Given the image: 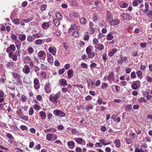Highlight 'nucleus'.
I'll return each instance as SVG.
<instances>
[{"instance_id": "423d86ee", "label": "nucleus", "mask_w": 152, "mask_h": 152, "mask_svg": "<svg viewBox=\"0 0 152 152\" xmlns=\"http://www.w3.org/2000/svg\"><path fill=\"white\" fill-rule=\"evenodd\" d=\"M12 73L13 76L15 79L18 81V82H17L19 84L21 83V82H20L19 80V79L20 78V75L16 73L12 72Z\"/></svg>"}, {"instance_id": "a19ab883", "label": "nucleus", "mask_w": 152, "mask_h": 152, "mask_svg": "<svg viewBox=\"0 0 152 152\" xmlns=\"http://www.w3.org/2000/svg\"><path fill=\"white\" fill-rule=\"evenodd\" d=\"M31 60V58L30 57L28 56H27L26 57L24 60V63H27L29 62V61Z\"/></svg>"}, {"instance_id": "e2e57ef3", "label": "nucleus", "mask_w": 152, "mask_h": 152, "mask_svg": "<svg viewBox=\"0 0 152 152\" xmlns=\"http://www.w3.org/2000/svg\"><path fill=\"white\" fill-rule=\"evenodd\" d=\"M131 76L132 78H135L136 77L135 72H132L131 74Z\"/></svg>"}, {"instance_id": "58836bf2", "label": "nucleus", "mask_w": 152, "mask_h": 152, "mask_svg": "<svg viewBox=\"0 0 152 152\" xmlns=\"http://www.w3.org/2000/svg\"><path fill=\"white\" fill-rule=\"evenodd\" d=\"M56 17L58 19L61 20L62 18V16L61 14L59 12L57 13L56 14Z\"/></svg>"}, {"instance_id": "7c9ffc66", "label": "nucleus", "mask_w": 152, "mask_h": 152, "mask_svg": "<svg viewBox=\"0 0 152 152\" xmlns=\"http://www.w3.org/2000/svg\"><path fill=\"white\" fill-rule=\"evenodd\" d=\"M87 83H88V86H89L92 87L94 86V82L90 79H89L87 80Z\"/></svg>"}, {"instance_id": "09e8293b", "label": "nucleus", "mask_w": 152, "mask_h": 152, "mask_svg": "<svg viewBox=\"0 0 152 152\" xmlns=\"http://www.w3.org/2000/svg\"><path fill=\"white\" fill-rule=\"evenodd\" d=\"M28 50L29 54H31L33 53V49L31 47H29L28 48Z\"/></svg>"}, {"instance_id": "473e14b6", "label": "nucleus", "mask_w": 152, "mask_h": 152, "mask_svg": "<svg viewBox=\"0 0 152 152\" xmlns=\"http://www.w3.org/2000/svg\"><path fill=\"white\" fill-rule=\"evenodd\" d=\"M132 106V105L130 104L126 105L125 107V109L126 110H131Z\"/></svg>"}, {"instance_id": "8fccbe9b", "label": "nucleus", "mask_w": 152, "mask_h": 152, "mask_svg": "<svg viewBox=\"0 0 152 152\" xmlns=\"http://www.w3.org/2000/svg\"><path fill=\"white\" fill-rule=\"evenodd\" d=\"M28 112L29 114L30 115H31L33 114L34 113V110L32 107H30V108Z\"/></svg>"}, {"instance_id": "bb28decb", "label": "nucleus", "mask_w": 152, "mask_h": 152, "mask_svg": "<svg viewBox=\"0 0 152 152\" xmlns=\"http://www.w3.org/2000/svg\"><path fill=\"white\" fill-rule=\"evenodd\" d=\"M137 75L138 77L141 79L142 77V72L140 70H137L136 72Z\"/></svg>"}, {"instance_id": "603ef678", "label": "nucleus", "mask_w": 152, "mask_h": 152, "mask_svg": "<svg viewBox=\"0 0 152 152\" xmlns=\"http://www.w3.org/2000/svg\"><path fill=\"white\" fill-rule=\"evenodd\" d=\"M32 36L35 38H38L40 37V35L36 33L33 34Z\"/></svg>"}, {"instance_id": "774afa93", "label": "nucleus", "mask_w": 152, "mask_h": 152, "mask_svg": "<svg viewBox=\"0 0 152 152\" xmlns=\"http://www.w3.org/2000/svg\"><path fill=\"white\" fill-rule=\"evenodd\" d=\"M89 30L91 34H93L95 31V30L93 27H90Z\"/></svg>"}, {"instance_id": "c756f323", "label": "nucleus", "mask_w": 152, "mask_h": 152, "mask_svg": "<svg viewBox=\"0 0 152 152\" xmlns=\"http://www.w3.org/2000/svg\"><path fill=\"white\" fill-rule=\"evenodd\" d=\"M135 152H147V150H145L144 151L141 149H139L137 147H136L135 149Z\"/></svg>"}, {"instance_id": "2f4dec72", "label": "nucleus", "mask_w": 152, "mask_h": 152, "mask_svg": "<svg viewBox=\"0 0 152 152\" xmlns=\"http://www.w3.org/2000/svg\"><path fill=\"white\" fill-rule=\"evenodd\" d=\"M145 9L144 10V12H146L148 11L149 9V6L148 3L147 2H145Z\"/></svg>"}, {"instance_id": "69168bd1", "label": "nucleus", "mask_w": 152, "mask_h": 152, "mask_svg": "<svg viewBox=\"0 0 152 152\" xmlns=\"http://www.w3.org/2000/svg\"><path fill=\"white\" fill-rule=\"evenodd\" d=\"M20 128L23 130H26L27 128L26 126L23 125L21 126Z\"/></svg>"}, {"instance_id": "f8f14e48", "label": "nucleus", "mask_w": 152, "mask_h": 152, "mask_svg": "<svg viewBox=\"0 0 152 152\" xmlns=\"http://www.w3.org/2000/svg\"><path fill=\"white\" fill-rule=\"evenodd\" d=\"M47 55L48 57V61L50 64H53V57L49 53H47Z\"/></svg>"}, {"instance_id": "c85d7f7f", "label": "nucleus", "mask_w": 152, "mask_h": 152, "mask_svg": "<svg viewBox=\"0 0 152 152\" xmlns=\"http://www.w3.org/2000/svg\"><path fill=\"white\" fill-rule=\"evenodd\" d=\"M67 82L66 80L62 79L60 82V85L61 86H66L67 85Z\"/></svg>"}, {"instance_id": "c03bdc74", "label": "nucleus", "mask_w": 152, "mask_h": 152, "mask_svg": "<svg viewBox=\"0 0 152 152\" xmlns=\"http://www.w3.org/2000/svg\"><path fill=\"white\" fill-rule=\"evenodd\" d=\"M40 68L41 69L44 70L45 69H48V67L43 64H41L40 65Z\"/></svg>"}, {"instance_id": "20e7f679", "label": "nucleus", "mask_w": 152, "mask_h": 152, "mask_svg": "<svg viewBox=\"0 0 152 152\" xmlns=\"http://www.w3.org/2000/svg\"><path fill=\"white\" fill-rule=\"evenodd\" d=\"M53 113L55 115L59 116L61 117H64L65 115L64 113L56 109L54 110Z\"/></svg>"}, {"instance_id": "9b49d317", "label": "nucleus", "mask_w": 152, "mask_h": 152, "mask_svg": "<svg viewBox=\"0 0 152 152\" xmlns=\"http://www.w3.org/2000/svg\"><path fill=\"white\" fill-rule=\"evenodd\" d=\"M95 48L99 50H102L104 49V46L103 44L99 43L95 45Z\"/></svg>"}, {"instance_id": "2eb2a0df", "label": "nucleus", "mask_w": 152, "mask_h": 152, "mask_svg": "<svg viewBox=\"0 0 152 152\" xmlns=\"http://www.w3.org/2000/svg\"><path fill=\"white\" fill-rule=\"evenodd\" d=\"M75 140L77 143L79 144H81L82 142H84V145L85 144V141L81 138H75Z\"/></svg>"}, {"instance_id": "49530a36", "label": "nucleus", "mask_w": 152, "mask_h": 152, "mask_svg": "<svg viewBox=\"0 0 152 152\" xmlns=\"http://www.w3.org/2000/svg\"><path fill=\"white\" fill-rule=\"evenodd\" d=\"M140 4L138 2V1H137L136 0L134 1L132 3L134 7L137 6Z\"/></svg>"}, {"instance_id": "79ce46f5", "label": "nucleus", "mask_w": 152, "mask_h": 152, "mask_svg": "<svg viewBox=\"0 0 152 152\" xmlns=\"http://www.w3.org/2000/svg\"><path fill=\"white\" fill-rule=\"evenodd\" d=\"M9 48L13 51H14L15 50V47L13 44L10 45Z\"/></svg>"}, {"instance_id": "dca6fc26", "label": "nucleus", "mask_w": 152, "mask_h": 152, "mask_svg": "<svg viewBox=\"0 0 152 152\" xmlns=\"http://www.w3.org/2000/svg\"><path fill=\"white\" fill-rule=\"evenodd\" d=\"M18 38L20 41H24L26 39V36L25 34H18Z\"/></svg>"}, {"instance_id": "9d476101", "label": "nucleus", "mask_w": 152, "mask_h": 152, "mask_svg": "<svg viewBox=\"0 0 152 152\" xmlns=\"http://www.w3.org/2000/svg\"><path fill=\"white\" fill-rule=\"evenodd\" d=\"M121 16L125 20H130L132 18L130 15L125 13H123Z\"/></svg>"}, {"instance_id": "ea45409f", "label": "nucleus", "mask_w": 152, "mask_h": 152, "mask_svg": "<svg viewBox=\"0 0 152 152\" xmlns=\"http://www.w3.org/2000/svg\"><path fill=\"white\" fill-rule=\"evenodd\" d=\"M34 37L31 36H28L27 38V41L30 42H32L34 40Z\"/></svg>"}, {"instance_id": "de8ad7c7", "label": "nucleus", "mask_w": 152, "mask_h": 152, "mask_svg": "<svg viewBox=\"0 0 152 152\" xmlns=\"http://www.w3.org/2000/svg\"><path fill=\"white\" fill-rule=\"evenodd\" d=\"M12 22L15 24L18 25L19 24V19L18 18L14 19L12 20Z\"/></svg>"}, {"instance_id": "ddd939ff", "label": "nucleus", "mask_w": 152, "mask_h": 152, "mask_svg": "<svg viewBox=\"0 0 152 152\" xmlns=\"http://www.w3.org/2000/svg\"><path fill=\"white\" fill-rule=\"evenodd\" d=\"M67 144L68 147L71 149H72L75 147V143L73 141H70L68 142Z\"/></svg>"}, {"instance_id": "412c9836", "label": "nucleus", "mask_w": 152, "mask_h": 152, "mask_svg": "<svg viewBox=\"0 0 152 152\" xmlns=\"http://www.w3.org/2000/svg\"><path fill=\"white\" fill-rule=\"evenodd\" d=\"M99 141L101 143L102 145L103 144L104 145H107L111 144L110 142H107L104 139H101Z\"/></svg>"}, {"instance_id": "13d9d810", "label": "nucleus", "mask_w": 152, "mask_h": 152, "mask_svg": "<svg viewBox=\"0 0 152 152\" xmlns=\"http://www.w3.org/2000/svg\"><path fill=\"white\" fill-rule=\"evenodd\" d=\"M64 71L65 70L63 68L60 69L58 71V74L60 75H62L64 72Z\"/></svg>"}, {"instance_id": "aec40b11", "label": "nucleus", "mask_w": 152, "mask_h": 152, "mask_svg": "<svg viewBox=\"0 0 152 152\" xmlns=\"http://www.w3.org/2000/svg\"><path fill=\"white\" fill-rule=\"evenodd\" d=\"M73 71L72 69H70L67 72L68 77L69 79H71L73 76L72 73Z\"/></svg>"}, {"instance_id": "4c0bfd02", "label": "nucleus", "mask_w": 152, "mask_h": 152, "mask_svg": "<svg viewBox=\"0 0 152 152\" xmlns=\"http://www.w3.org/2000/svg\"><path fill=\"white\" fill-rule=\"evenodd\" d=\"M33 17L29 18L27 19H23V21L26 23H27L31 21L32 20Z\"/></svg>"}, {"instance_id": "680f3d73", "label": "nucleus", "mask_w": 152, "mask_h": 152, "mask_svg": "<svg viewBox=\"0 0 152 152\" xmlns=\"http://www.w3.org/2000/svg\"><path fill=\"white\" fill-rule=\"evenodd\" d=\"M120 57L121 59V61H122L123 62H125L127 60V58L126 56L123 57L122 56H121Z\"/></svg>"}, {"instance_id": "a211bd4d", "label": "nucleus", "mask_w": 152, "mask_h": 152, "mask_svg": "<svg viewBox=\"0 0 152 152\" xmlns=\"http://www.w3.org/2000/svg\"><path fill=\"white\" fill-rule=\"evenodd\" d=\"M118 51L117 49L116 48L113 49L112 51L108 53V55L109 57H111Z\"/></svg>"}, {"instance_id": "6e6552de", "label": "nucleus", "mask_w": 152, "mask_h": 152, "mask_svg": "<svg viewBox=\"0 0 152 152\" xmlns=\"http://www.w3.org/2000/svg\"><path fill=\"white\" fill-rule=\"evenodd\" d=\"M51 25V24L50 22H45L42 23V27L43 29H46L48 28Z\"/></svg>"}, {"instance_id": "f257e3e1", "label": "nucleus", "mask_w": 152, "mask_h": 152, "mask_svg": "<svg viewBox=\"0 0 152 152\" xmlns=\"http://www.w3.org/2000/svg\"><path fill=\"white\" fill-rule=\"evenodd\" d=\"M61 94V92L59 91L57 93L54 95L53 94L50 95L49 96L50 101L52 102L54 104L57 103V99L59 98Z\"/></svg>"}, {"instance_id": "39448f33", "label": "nucleus", "mask_w": 152, "mask_h": 152, "mask_svg": "<svg viewBox=\"0 0 152 152\" xmlns=\"http://www.w3.org/2000/svg\"><path fill=\"white\" fill-rule=\"evenodd\" d=\"M120 20L118 19H112L111 21L109 22V24L111 26H115L118 25L120 23Z\"/></svg>"}, {"instance_id": "4be33fe9", "label": "nucleus", "mask_w": 152, "mask_h": 152, "mask_svg": "<svg viewBox=\"0 0 152 152\" xmlns=\"http://www.w3.org/2000/svg\"><path fill=\"white\" fill-rule=\"evenodd\" d=\"M53 136V135L50 133H48L46 134V138L47 140L50 141Z\"/></svg>"}, {"instance_id": "72a5a7b5", "label": "nucleus", "mask_w": 152, "mask_h": 152, "mask_svg": "<svg viewBox=\"0 0 152 152\" xmlns=\"http://www.w3.org/2000/svg\"><path fill=\"white\" fill-rule=\"evenodd\" d=\"M54 23L56 27H58L60 23L59 20L58 19H55L53 20Z\"/></svg>"}, {"instance_id": "f03ea898", "label": "nucleus", "mask_w": 152, "mask_h": 152, "mask_svg": "<svg viewBox=\"0 0 152 152\" xmlns=\"http://www.w3.org/2000/svg\"><path fill=\"white\" fill-rule=\"evenodd\" d=\"M86 51L88 58H92L95 56V53L94 52H91V49L88 47L86 48Z\"/></svg>"}, {"instance_id": "864d4df0", "label": "nucleus", "mask_w": 152, "mask_h": 152, "mask_svg": "<svg viewBox=\"0 0 152 152\" xmlns=\"http://www.w3.org/2000/svg\"><path fill=\"white\" fill-rule=\"evenodd\" d=\"M108 86V85L107 83H104L102 84L101 88L102 89H104V88L107 87Z\"/></svg>"}, {"instance_id": "393cba45", "label": "nucleus", "mask_w": 152, "mask_h": 152, "mask_svg": "<svg viewBox=\"0 0 152 152\" xmlns=\"http://www.w3.org/2000/svg\"><path fill=\"white\" fill-rule=\"evenodd\" d=\"M115 145L118 148H119L121 146L120 141L118 139H116L114 142Z\"/></svg>"}, {"instance_id": "0e129e2a", "label": "nucleus", "mask_w": 152, "mask_h": 152, "mask_svg": "<svg viewBox=\"0 0 152 152\" xmlns=\"http://www.w3.org/2000/svg\"><path fill=\"white\" fill-rule=\"evenodd\" d=\"M52 32L57 36H60L61 35V33L60 31H57L56 32H55L54 30H52Z\"/></svg>"}, {"instance_id": "6ab92c4d", "label": "nucleus", "mask_w": 152, "mask_h": 152, "mask_svg": "<svg viewBox=\"0 0 152 152\" xmlns=\"http://www.w3.org/2000/svg\"><path fill=\"white\" fill-rule=\"evenodd\" d=\"M15 43L18 49H19L21 45V42L18 39H16L15 41Z\"/></svg>"}, {"instance_id": "f704fd0d", "label": "nucleus", "mask_w": 152, "mask_h": 152, "mask_svg": "<svg viewBox=\"0 0 152 152\" xmlns=\"http://www.w3.org/2000/svg\"><path fill=\"white\" fill-rule=\"evenodd\" d=\"M42 42V40L41 39H38L35 41V43L37 45H40Z\"/></svg>"}, {"instance_id": "5fc2aeb1", "label": "nucleus", "mask_w": 152, "mask_h": 152, "mask_svg": "<svg viewBox=\"0 0 152 152\" xmlns=\"http://www.w3.org/2000/svg\"><path fill=\"white\" fill-rule=\"evenodd\" d=\"M102 146V144L101 142H96L95 144V146L96 147H101Z\"/></svg>"}, {"instance_id": "0eeeda50", "label": "nucleus", "mask_w": 152, "mask_h": 152, "mask_svg": "<svg viewBox=\"0 0 152 152\" xmlns=\"http://www.w3.org/2000/svg\"><path fill=\"white\" fill-rule=\"evenodd\" d=\"M30 68L27 65H25L22 69L23 72L26 74H28L30 72Z\"/></svg>"}, {"instance_id": "e433bc0d", "label": "nucleus", "mask_w": 152, "mask_h": 152, "mask_svg": "<svg viewBox=\"0 0 152 152\" xmlns=\"http://www.w3.org/2000/svg\"><path fill=\"white\" fill-rule=\"evenodd\" d=\"M93 108V106L90 104H88L86 105V110H88L91 109Z\"/></svg>"}, {"instance_id": "a18cd8bd", "label": "nucleus", "mask_w": 152, "mask_h": 152, "mask_svg": "<svg viewBox=\"0 0 152 152\" xmlns=\"http://www.w3.org/2000/svg\"><path fill=\"white\" fill-rule=\"evenodd\" d=\"M138 101V102L140 103H141L142 102H145L147 101L143 97L139 98Z\"/></svg>"}, {"instance_id": "bf43d9fd", "label": "nucleus", "mask_w": 152, "mask_h": 152, "mask_svg": "<svg viewBox=\"0 0 152 152\" xmlns=\"http://www.w3.org/2000/svg\"><path fill=\"white\" fill-rule=\"evenodd\" d=\"M11 38L14 40H16L17 39V37L15 34H13L11 35Z\"/></svg>"}, {"instance_id": "f3484780", "label": "nucleus", "mask_w": 152, "mask_h": 152, "mask_svg": "<svg viewBox=\"0 0 152 152\" xmlns=\"http://www.w3.org/2000/svg\"><path fill=\"white\" fill-rule=\"evenodd\" d=\"M107 22H109L110 20L113 18V16L111 13L109 11L107 12Z\"/></svg>"}, {"instance_id": "1a4fd4ad", "label": "nucleus", "mask_w": 152, "mask_h": 152, "mask_svg": "<svg viewBox=\"0 0 152 152\" xmlns=\"http://www.w3.org/2000/svg\"><path fill=\"white\" fill-rule=\"evenodd\" d=\"M49 52L53 55L55 56L56 52V48L55 47H50L48 48Z\"/></svg>"}, {"instance_id": "3c124183", "label": "nucleus", "mask_w": 152, "mask_h": 152, "mask_svg": "<svg viewBox=\"0 0 152 152\" xmlns=\"http://www.w3.org/2000/svg\"><path fill=\"white\" fill-rule=\"evenodd\" d=\"M131 87L133 89L136 90L137 88V86L136 83H134L132 85Z\"/></svg>"}, {"instance_id": "c9c22d12", "label": "nucleus", "mask_w": 152, "mask_h": 152, "mask_svg": "<svg viewBox=\"0 0 152 152\" xmlns=\"http://www.w3.org/2000/svg\"><path fill=\"white\" fill-rule=\"evenodd\" d=\"M80 21L81 24H84L86 23V19L82 17L80 18Z\"/></svg>"}, {"instance_id": "4468645a", "label": "nucleus", "mask_w": 152, "mask_h": 152, "mask_svg": "<svg viewBox=\"0 0 152 152\" xmlns=\"http://www.w3.org/2000/svg\"><path fill=\"white\" fill-rule=\"evenodd\" d=\"M114 76L112 72H110L109 74L107 77L108 80L110 81H113L114 80Z\"/></svg>"}, {"instance_id": "a878e982", "label": "nucleus", "mask_w": 152, "mask_h": 152, "mask_svg": "<svg viewBox=\"0 0 152 152\" xmlns=\"http://www.w3.org/2000/svg\"><path fill=\"white\" fill-rule=\"evenodd\" d=\"M113 38V36L111 33H109L106 36L107 39L108 40H111Z\"/></svg>"}, {"instance_id": "4d7b16f0", "label": "nucleus", "mask_w": 152, "mask_h": 152, "mask_svg": "<svg viewBox=\"0 0 152 152\" xmlns=\"http://www.w3.org/2000/svg\"><path fill=\"white\" fill-rule=\"evenodd\" d=\"M107 55L106 53H103V54L102 58L103 59L104 61H106L107 59Z\"/></svg>"}, {"instance_id": "cd10ccee", "label": "nucleus", "mask_w": 152, "mask_h": 152, "mask_svg": "<svg viewBox=\"0 0 152 152\" xmlns=\"http://www.w3.org/2000/svg\"><path fill=\"white\" fill-rule=\"evenodd\" d=\"M39 115H40L42 119H44L46 118V114L44 111H42L40 112Z\"/></svg>"}, {"instance_id": "7ed1b4c3", "label": "nucleus", "mask_w": 152, "mask_h": 152, "mask_svg": "<svg viewBox=\"0 0 152 152\" xmlns=\"http://www.w3.org/2000/svg\"><path fill=\"white\" fill-rule=\"evenodd\" d=\"M44 88L46 93L49 94L51 92V85L49 83H46Z\"/></svg>"}, {"instance_id": "37998d69", "label": "nucleus", "mask_w": 152, "mask_h": 152, "mask_svg": "<svg viewBox=\"0 0 152 152\" xmlns=\"http://www.w3.org/2000/svg\"><path fill=\"white\" fill-rule=\"evenodd\" d=\"M72 36L75 37H77L79 36V32L78 31H75L73 32L72 34Z\"/></svg>"}, {"instance_id": "5701e85b", "label": "nucleus", "mask_w": 152, "mask_h": 152, "mask_svg": "<svg viewBox=\"0 0 152 152\" xmlns=\"http://www.w3.org/2000/svg\"><path fill=\"white\" fill-rule=\"evenodd\" d=\"M44 56H45V53L44 51H41L38 53V57L40 58L43 57Z\"/></svg>"}, {"instance_id": "6e6d98bb", "label": "nucleus", "mask_w": 152, "mask_h": 152, "mask_svg": "<svg viewBox=\"0 0 152 152\" xmlns=\"http://www.w3.org/2000/svg\"><path fill=\"white\" fill-rule=\"evenodd\" d=\"M40 75L43 78H46V74L45 72H41Z\"/></svg>"}, {"instance_id": "052dcab7", "label": "nucleus", "mask_w": 152, "mask_h": 152, "mask_svg": "<svg viewBox=\"0 0 152 152\" xmlns=\"http://www.w3.org/2000/svg\"><path fill=\"white\" fill-rule=\"evenodd\" d=\"M132 141L131 138H129L126 139V142L128 144H130L131 143Z\"/></svg>"}, {"instance_id": "338daca9", "label": "nucleus", "mask_w": 152, "mask_h": 152, "mask_svg": "<svg viewBox=\"0 0 152 152\" xmlns=\"http://www.w3.org/2000/svg\"><path fill=\"white\" fill-rule=\"evenodd\" d=\"M128 6V4L126 3H123L121 5V8H124L127 7Z\"/></svg>"}, {"instance_id": "b1692460", "label": "nucleus", "mask_w": 152, "mask_h": 152, "mask_svg": "<svg viewBox=\"0 0 152 152\" xmlns=\"http://www.w3.org/2000/svg\"><path fill=\"white\" fill-rule=\"evenodd\" d=\"M56 129L54 128H51L50 129H47L45 131V132L46 133L47 132H52L53 133H54L56 132Z\"/></svg>"}]
</instances>
